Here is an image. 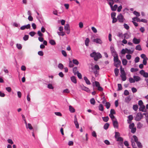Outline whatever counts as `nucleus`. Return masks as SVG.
Returning a JSON list of instances; mask_svg holds the SVG:
<instances>
[{
    "label": "nucleus",
    "mask_w": 148,
    "mask_h": 148,
    "mask_svg": "<svg viewBox=\"0 0 148 148\" xmlns=\"http://www.w3.org/2000/svg\"><path fill=\"white\" fill-rule=\"evenodd\" d=\"M114 62H116L120 61V60H119L118 59V56H116L114 57Z\"/></svg>",
    "instance_id": "2f4dec72"
},
{
    "label": "nucleus",
    "mask_w": 148,
    "mask_h": 148,
    "mask_svg": "<svg viewBox=\"0 0 148 148\" xmlns=\"http://www.w3.org/2000/svg\"><path fill=\"white\" fill-rule=\"evenodd\" d=\"M26 127L27 128H29L30 130H32L33 128L31 124L30 123H28Z\"/></svg>",
    "instance_id": "412c9836"
},
{
    "label": "nucleus",
    "mask_w": 148,
    "mask_h": 148,
    "mask_svg": "<svg viewBox=\"0 0 148 148\" xmlns=\"http://www.w3.org/2000/svg\"><path fill=\"white\" fill-rule=\"evenodd\" d=\"M58 68L60 69H62L63 68L64 66L61 63H59L58 66Z\"/></svg>",
    "instance_id": "c9c22d12"
},
{
    "label": "nucleus",
    "mask_w": 148,
    "mask_h": 148,
    "mask_svg": "<svg viewBox=\"0 0 148 148\" xmlns=\"http://www.w3.org/2000/svg\"><path fill=\"white\" fill-rule=\"evenodd\" d=\"M130 71H131L132 72H136L138 71V69L137 68H132L131 69Z\"/></svg>",
    "instance_id": "ea45409f"
},
{
    "label": "nucleus",
    "mask_w": 148,
    "mask_h": 148,
    "mask_svg": "<svg viewBox=\"0 0 148 148\" xmlns=\"http://www.w3.org/2000/svg\"><path fill=\"white\" fill-rule=\"evenodd\" d=\"M122 62L123 65H126L127 64V61L125 59H123L122 60Z\"/></svg>",
    "instance_id": "393cba45"
},
{
    "label": "nucleus",
    "mask_w": 148,
    "mask_h": 148,
    "mask_svg": "<svg viewBox=\"0 0 148 148\" xmlns=\"http://www.w3.org/2000/svg\"><path fill=\"white\" fill-rule=\"evenodd\" d=\"M73 73L75 74L77 73V68L76 67H74L73 69Z\"/></svg>",
    "instance_id": "a19ab883"
},
{
    "label": "nucleus",
    "mask_w": 148,
    "mask_h": 148,
    "mask_svg": "<svg viewBox=\"0 0 148 148\" xmlns=\"http://www.w3.org/2000/svg\"><path fill=\"white\" fill-rule=\"evenodd\" d=\"M49 43L52 45H54L56 44L55 41L53 40H50L49 41Z\"/></svg>",
    "instance_id": "e433bc0d"
},
{
    "label": "nucleus",
    "mask_w": 148,
    "mask_h": 148,
    "mask_svg": "<svg viewBox=\"0 0 148 148\" xmlns=\"http://www.w3.org/2000/svg\"><path fill=\"white\" fill-rule=\"evenodd\" d=\"M116 112L113 109H111L110 110V114H115Z\"/></svg>",
    "instance_id": "6e6d98bb"
},
{
    "label": "nucleus",
    "mask_w": 148,
    "mask_h": 148,
    "mask_svg": "<svg viewBox=\"0 0 148 148\" xmlns=\"http://www.w3.org/2000/svg\"><path fill=\"white\" fill-rule=\"evenodd\" d=\"M93 42H96L97 43L101 44L102 43V41L99 38H97L94 39L93 40Z\"/></svg>",
    "instance_id": "6e6552de"
},
{
    "label": "nucleus",
    "mask_w": 148,
    "mask_h": 148,
    "mask_svg": "<svg viewBox=\"0 0 148 148\" xmlns=\"http://www.w3.org/2000/svg\"><path fill=\"white\" fill-rule=\"evenodd\" d=\"M113 124L114 128H118V122L117 121V119L113 120Z\"/></svg>",
    "instance_id": "0eeeda50"
},
{
    "label": "nucleus",
    "mask_w": 148,
    "mask_h": 148,
    "mask_svg": "<svg viewBox=\"0 0 148 148\" xmlns=\"http://www.w3.org/2000/svg\"><path fill=\"white\" fill-rule=\"evenodd\" d=\"M74 123L75 125L78 123L77 121V119L76 117V115H75L74 116Z\"/></svg>",
    "instance_id": "a18cd8bd"
},
{
    "label": "nucleus",
    "mask_w": 148,
    "mask_h": 148,
    "mask_svg": "<svg viewBox=\"0 0 148 148\" xmlns=\"http://www.w3.org/2000/svg\"><path fill=\"white\" fill-rule=\"evenodd\" d=\"M110 103L108 102H106L105 104V106L106 107V108L107 109H108L110 106Z\"/></svg>",
    "instance_id": "473e14b6"
},
{
    "label": "nucleus",
    "mask_w": 148,
    "mask_h": 148,
    "mask_svg": "<svg viewBox=\"0 0 148 148\" xmlns=\"http://www.w3.org/2000/svg\"><path fill=\"white\" fill-rule=\"evenodd\" d=\"M62 53L64 56L66 57L67 56L66 53L65 51L63 50H62Z\"/></svg>",
    "instance_id": "338daca9"
},
{
    "label": "nucleus",
    "mask_w": 148,
    "mask_h": 148,
    "mask_svg": "<svg viewBox=\"0 0 148 148\" xmlns=\"http://www.w3.org/2000/svg\"><path fill=\"white\" fill-rule=\"evenodd\" d=\"M30 25L29 24H28L27 25H25L21 26L20 28V29L21 30H23L25 29H29L30 28Z\"/></svg>",
    "instance_id": "423d86ee"
},
{
    "label": "nucleus",
    "mask_w": 148,
    "mask_h": 148,
    "mask_svg": "<svg viewBox=\"0 0 148 148\" xmlns=\"http://www.w3.org/2000/svg\"><path fill=\"white\" fill-rule=\"evenodd\" d=\"M71 79L73 82L74 84L77 83V80L75 77L74 76H72L71 77Z\"/></svg>",
    "instance_id": "9b49d317"
},
{
    "label": "nucleus",
    "mask_w": 148,
    "mask_h": 148,
    "mask_svg": "<svg viewBox=\"0 0 148 148\" xmlns=\"http://www.w3.org/2000/svg\"><path fill=\"white\" fill-rule=\"evenodd\" d=\"M119 72V70L118 69L116 68L114 69V73L116 76H117L118 75Z\"/></svg>",
    "instance_id": "cd10ccee"
},
{
    "label": "nucleus",
    "mask_w": 148,
    "mask_h": 148,
    "mask_svg": "<svg viewBox=\"0 0 148 148\" xmlns=\"http://www.w3.org/2000/svg\"><path fill=\"white\" fill-rule=\"evenodd\" d=\"M143 117L142 114L140 112H138L135 118V120L137 121H139L143 118Z\"/></svg>",
    "instance_id": "7ed1b4c3"
},
{
    "label": "nucleus",
    "mask_w": 148,
    "mask_h": 148,
    "mask_svg": "<svg viewBox=\"0 0 148 148\" xmlns=\"http://www.w3.org/2000/svg\"><path fill=\"white\" fill-rule=\"evenodd\" d=\"M90 56L92 58H94V60L95 61H97L98 59L102 57V56L99 53H96L95 52H93L90 54Z\"/></svg>",
    "instance_id": "f257e3e1"
},
{
    "label": "nucleus",
    "mask_w": 148,
    "mask_h": 148,
    "mask_svg": "<svg viewBox=\"0 0 148 148\" xmlns=\"http://www.w3.org/2000/svg\"><path fill=\"white\" fill-rule=\"evenodd\" d=\"M109 126V124L108 123H106L103 126L104 129L106 130L108 129Z\"/></svg>",
    "instance_id": "bb28decb"
},
{
    "label": "nucleus",
    "mask_w": 148,
    "mask_h": 148,
    "mask_svg": "<svg viewBox=\"0 0 148 148\" xmlns=\"http://www.w3.org/2000/svg\"><path fill=\"white\" fill-rule=\"evenodd\" d=\"M133 137L134 139V141L136 143L138 141V139L137 137V136L135 135H134L133 136Z\"/></svg>",
    "instance_id": "052dcab7"
},
{
    "label": "nucleus",
    "mask_w": 148,
    "mask_h": 148,
    "mask_svg": "<svg viewBox=\"0 0 148 148\" xmlns=\"http://www.w3.org/2000/svg\"><path fill=\"white\" fill-rule=\"evenodd\" d=\"M120 136V133L118 132H115V137L116 138H117L118 137H119Z\"/></svg>",
    "instance_id": "72a5a7b5"
},
{
    "label": "nucleus",
    "mask_w": 148,
    "mask_h": 148,
    "mask_svg": "<svg viewBox=\"0 0 148 148\" xmlns=\"http://www.w3.org/2000/svg\"><path fill=\"white\" fill-rule=\"evenodd\" d=\"M35 34L36 33L35 32H31L29 33V34L31 36H33L35 35Z\"/></svg>",
    "instance_id": "0e129e2a"
},
{
    "label": "nucleus",
    "mask_w": 148,
    "mask_h": 148,
    "mask_svg": "<svg viewBox=\"0 0 148 148\" xmlns=\"http://www.w3.org/2000/svg\"><path fill=\"white\" fill-rule=\"evenodd\" d=\"M7 141L8 143L11 144V145L13 144V142L12 140L11 139H8L7 140Z\"/></svg>",
    "instance_id": "69168bd1"
},
{
    "label": "nucleus",
    "mask_w": 148,
    "mask_h": 148,
    "mask_svg": "<svg viewBox=\"0 0 148 148\" xmlns=\"http://www.w3.org/2000/svg\"><path fill=\"white\" fill-rule=\"evenodd\" d=\"M103 120L105 122H107L109 119V118L108 116L102 117Z\"/></svg>",
    "instance_id": "b1692460"
},
{
    "label": "nucleus",
    "mask_w": 148,
    "mask_h": 148,
    "mask_svg": "<svg viewBox=\"0 0 148 148\" xmlns=\"http://www.w3.org/2000/svg\"><path fill=\"white\" fill-rule=\"evenodd\" d=\"M118 90H121L122 89L121 84H118Z\"/></svg>",
    "instance_id": "8fccbe9b"
},
{
    "label": "nucleus",
    "mask_w": 148,
    "mask_h": 148,
    "mask_svg": "<svg viewBox=\"0 0 148 148\" xmlns=\"http://www.w3.org/2000/svg\"><path fill=\"white\" fill-rule=\"evenodd\" d=\"M29 38V36L28 35H25L23 37V40L25 41H26Z\"/></svg>",
    "instance_id": "37998d69"
},
{
    "label": "nucleus",
    "mask_w": 148,
    "mask_h": 148,
    "mask_svg": "<svg viewBox=\"0 0 148 148\" xmlns=\"http://www.w3.org/2000/svg\"><path fill=\"white\" fill-rule=\"evenodd\" d=\"M114 3L113 2H112V3H110V6L111 10L112 11H115L116 10L118 6L117 5H114V6H113V5Z\"/></svg>",
    "instance_id": "20e7f679"
},
{
    "label": "nucleus",
    "mask_w": 148,
    "mask_h": 148,
    "mask_svg": "<svg viewBox=\"0 0 148 148\" xmlns=\"http://www.w3.org/2000/svg\"><path fill=\"white\" fill-rule=\"evenodd\" d=\"M121 64V61L114 62V65L116 67H118Z\"/></svg>",
    "instance_id": "4468645a"
},
{
    "label": "nucleus",
    "mask_w": 148,
    "mask_h": 148,
    "mask_svg": "<svg viewBox=\"0 0 148 148\" xmlns=\"http://www.w3.org/2000/svg\"><path fill=\"white\" fill-rule=\"evenodd\" d=\"M133 78L134 79L135 81L136 82H138L140 80V78L137 76H134Z\"/></svg>",
    "instance_id": "ddd939ff"
},
{
    "label": "nucleus",
    "mask_w": 148,
    "mask_h": 148,
    "mask_svg": "<svg viewBox=\"0 0 148 148\" xmlns=\"http://www.w3.org/2000/svg\"><path fill=\"white\" fill-rule=\"evenodd\" d=\"M77 76L79 78L81 79L82 78V75L81 74L79 73L78 71H77Z\"/></svg>",
    "instance_id": "c03bdc74"
},
{
    "label": "nucleus",
    "mask_w": 148,
    "mask_h": 148,
    "mask_svg": "<svg viewBox=\"0 0 148 148\" xmlns=\"http://www.w3.org/2000/svg\"><path fill=\"white\" fill-rule=\"evenodd\" d=\"M90 103L92 105H95V101L94 98H92L90 100Z\"/></svg>",
    "instance_id": "f704fd0d"
},
{
    "label": "nucleus",
    "mask_w": 148,
    "mask_h": 148,
    "mask_svg": "<svg viewBox=\"0 0 148 148\" xmlns=\"http://www.w3.org/2000/svg\"><path fill=\"white\" fill-rule=\"evenodd\" d=\"M84 80L85 81L86 83L87 84L89 85V84H90V81L87 78V77H86V76L84 77Z\"/></svg>",
    "instance_id": "2eb2a0df"
},
{
    "label": "nucleus",
    "mask_w": 148,
    "mask_h": 148,
    "mask_svg": "<svg viewBox=\"0 0 148 148\" xmlns=\"http://www.w3.org/2000/svg\"><path fill=\"white\" fill-rule=\"evenodd\" d=\"M131 130V132L132 133H134L135 132L136 130V127H134L133 128L130 129Z\"/></svg>",
    "instance_id": "4d7b16f0"
},
{
    "label": "nucleus",
    "mask_w": 148,
    "mask_h": 148,
    "mask_svg": "<svg viewBox=\"0 0 148 148\" xmlns=\"http://www.w3.org/2000/svg\"><path fill=\"white\" fill-rule=\"evenodd\" d=\"M47 87L48 88L51 89H53L54 88L51 84H48L47 85Z\"/></svg>",
    "instance_id": "de8ad7c7"
},
{
    "label": "nucleus",
    "mask_w": 148,
    "mask_h": 148,
    "mask_svg": "<svg viewBox=\"0 0 148 148\" xmlns=\"http://www.w3.org/2000/svg\"><path fill=\"white\" fill-rule=\"evenodd\" d=\"M125 50L126 51V53H127L132 54L133 53L134 51H131L130 49H128L127 48H125Z\"/></svg>",
    "instance_id": "a878e982"
},
{
    "label": "nucleus",
    "mask_w": 148,
    "mask_h": 148,
    "mask_svg": "<svg viewBox=\"0 0 148 148\" xmlns=\"http://www.w3.org/2000/svg\"><path fill=\"white\" fill-rule=\"evenodd\" d=\"M133 108L134 111H136L138 109V106L137 104L134 105L133 106Z\"/></svg>",
    "instance_id": "5701e85b"
},
{
    "label": "nucleus",
    "mask_w": 148,
    "mask_h": 148,
    "mask_svg": "<svg viewBox=\"0 0 148 148\" xmlns=\"http://www.w3.org/2000/svg\"><path fill=\"white\" fill-rule=\"evenodd\" d=\"M73 63L76 65H78L79 64L78 61L76 59H73Z\"/></svg>",
    "instance_id": "4c0bfd02"
},
{
    "label": "nucleus",
    "mask_w": 148,
    "mask_h": 148,
    "mask_svg": "<svg viewBox=\"0 0 148 148\" xmlns=\"http://www.w3.org/2000/svg\"><path fill=\"white\" fill-rule=\"evenodd\" d=\"M64 28L65 30L66 31V33L67 34H69L70 33V26L69 24H66L64 26Z\"/></svg>",
    "instance_id": "39448f33"
},
{
    "label": "nucleus",
    "mask_w": 148,
    "mask_h": 148,
    "mask_svg": "<svg viewBox=\"0 0 148 148\" xmlns=\"http://www.w3.org/2000/svg\"><path fill=\"white\" fill-rule=\"evenodd\" d=\"M139 110L140 111L145 112L146 111V109H145V106L144 105L140 106L139 108Z\"/></svg>",
    "instance_id": "9d476101"
},
{
    "label": "nucleus",
    "mask_w": 148,
    "mask_h": 148,
    "mask_svg": "<svg viewBox=\"0 0 148 148\" xmlns=\"http://www.w3.org/2000/svg\"><path fill=\"white\" fill-rule=\"evenodd\" d=\"M80 87L82 90H85L87 92H88L89 91V89L88 88L84 86H81Z\"/></svg>",
    "instance_id": "f8f14e48"
},
{
    "label": "nucleus",
    "mask_w": 148,
    "mask_h": 148,
    "mask_svg": "<svg viewBox=\"0 0 148 148\" xmlns=\"http://www.w3.org/2000/svg\"><path fill=\"white\" fill-rule=\"evenodd\" d=\"M99 110L102 111L103 110V107L102 104H100L99 106Z\"/></svg>",
    "instance_id": "aec40b11"
},
{
    "label": "nucleus",
    "mask_w": 148,
    "mask_h": 148,
    "mask_svg": "<svg viewBox=\"0 0 148 148\" xmlns=\"http://www.w3.org/2000/svg\"><path fill=\"white\" fill-rule=\"evenodd\" d=\"M91 29L93 32L95 33H96L97 32V30L96 28L94 27H91Z\"/></svg>",
    "instance_id": "3c124183"
},
{
    "label": "nucleus",
    "mask_w": 148,
    "mask_h": 148,
    "mask_svg": "<svg viewBox=\"0 0 148 148\" xmlns=\"http://www.w3.org/2000/svg\"><path fill=\"white\" fill-rule=\"evenodd\" d=\"M90 40L88 38H86V40L85 41V43L86 45V46H88L89 45V42Z\"/></svg>",
    "instance_id": "dca6fc26"
},
{
    "label": "nucleus",
    "mask_w": 148,
    "mask_h": 148,
    "mask_svg": "<svg viewBox=\"0 0 148 148\" xmlns=\"http://www.w3.org/2000/svg\"><path fill=\"white\" fill-rule=\"evenodd\" d=\"M143 127V124L140 123L138 124L137 127L138 128L140 129Z\"/></svg>",
    "instance_id": "bf43d9fd"
},
{
    "label": "nucleus",
    "mask_w": 148,
    "mask_h": 148,
    "mask_svg": "<svg viewBox=\"0 0 148 148\" xmlns=\"http://www.w3.org/2000/svg\"><path fill=\"white\" fill-rule=\"evenodd\" d=\"M57 33L58 34V35L59 36H64L65 34L64 33V32H58Z\"/></svg>",
    "instance_id": "58836bf2"
},
{
    "label": "nucleus",
    "mask_w": 148,
    "mask_h": 148,
    "mask_svg": "<svg viewBox=\"0 0 148 148\" xmlns=\"http://www.w3.org/2000/svg\"><path fill=\"white\" fill-rule=\"evenodd\" d=\"M140 56L141 58L144 59H145L146 58H147L146 55L144 54H142Z\"/></svg>",
    "instance_id": "864d4df0"
},
{
    "label": "nucleus",
    "mask_w": 148,
    "mask_h": 148,
    "mask_svg": "<svg viewBox=\"0 0 148 148\" xmlns=\"http://www.w3.org/2000/svg\"><path fill=\"white\" fill-rule=\"evenodd\" d=\"M120 71L121 75L125 74V72L124 69H122L121 67V68Z\"/></svg>",
    "instance_id": "13d9d810"
},
{
    "label": "nucleus",
    "mask_w": 148,
    "mask_h": 148,
    "mask_svg": "<svg viewBox=\"0 0 148 148\" xmlns=\"http://www.w3.org/2000/svg\"><path fill=\"white\" fill-rule=\"evenodd\" d=\"M129 79V81L131 83H134L135 82L134 79L132 77L130 78Z\"/></svg>",
    "instance_id": "5fc2aeb1"
},
{
    "label": "nucleus",
    "mask_w": 148,
    "mask_h": 148,
    "mask_svg": "<svg viewBox=\"0 0 148 148\" xmlns=\"http://www.w3.org/2000/svg\"><path fill=\"white\" fill-rule=\"evenodd\" d=\"M136 143L139 148H142V146L140 142L138 141Z\"/></svg>",
    "instance_id": "79ce46f5"
},
{
    "label": "nucleus",
    "mask_w": 148,
    "mask_h": 148,
    "mask_svg": "<svg viewBox=\"0 0 148 148\" xmlns=\"http://www.w3.org/2000/svg\"><path fill=\"white\" fill-rule=\"evenodd\" d=\"M124 28L127 30H128L129 28V26L126 24H124L123 25Z\"/></svg>",
    "instance_id": "e2e57ef3"
},
{
    "label": "nucleus",
    "mask_w": 148,
    "mask_h": 148,
    "mask_svg": "<svg viewBox=\"0 0 148 148\" xmlns=\"http://www.w3.org/2000/svg\"><path fill=\"white\" fill-rule=\"evenodd\" d=\"M17 48L19 49H21L22 48V46L21 44H17L16 45Z\"/></svg>",
    "instance_id": "49530a36"
},
{
    "label": "nucleus",
    "mask_w": 148,
    "mask_h": 148,
    "mask_svg": "<svg viewBox=\"0 0 148 148\" xmlns=\"http://www.w3.org/2000/svg\"><path fill=\"white\" fill-rule=\"evenodd\" d=\"M135 49L136 50L139 51H141L142 50V48H141V46L140 45H137Z\"/></svg>",
    "instance_id": "c756f323"
},
{
    "label": "nucleus",
    "mask_w": 148,
    "mask_h": 148,
    "mask_svg": "<svg viewBox=\"0 0 148 148\" xmlns=\"http://www.w3.org/2000/svg\"><path fill=\"white\" fill-rule=\"evenodd\" d=\"M140 58L138 57H137L135 59L134 61L135 63H137L139 62Z\"/></svg>",
    "instance_id": "680f3d73"
},
{
    "label": "nucleus",
    "mask_w": 148,
    "mask_h": 148,
    "mask_svg": "<svg viewBox=\"0 0 148 148\" xmlns=\"http://www.w3.org/2000/svg\"><path fill=\"white\" fill-rule=\"evenodd\" d=\"M56 115L59 116H61L62 115V114L60 112H55L54 113Z\"/></svg>",
    "instance_id": "774afa93"
},
{
    "label": "nucleus",
    "mask_w": 148,
    "mask_h": 148,
    "mask_svg": "<svg viewBox=\"0 0 148 148\" xmlns=\"http://www.w3.org/2000/svg\"><path fill=\"white\" fill-rule=\"evenodd\" d=\"M148 60V58H146L145 59H144L143 60V64L144 65H146L147 64V61Z\"/></svg>",
    "instance_id": "603ef678"
},
{
    "label": "nucleus",
    "mask_w": 148,
    "mask_h": 148,
    "mask_svg": "<svg viewBox=\"0 0 148 148\" xmlns=\"http://www.w3.org/2000/svg\"><path fill=\"white\" fill-rule=\"evenodd\" d=\"M131 99L130 98V96H128L125 99V102L128 103L130 101Z\"/></svg>",
    "instance_id": "f3484780"
},
{
    "label": "nucleus",
    "mask_w": 148,
    "mask_h": 148,
    "mask_svg": "<svg viewBox=\"0 0 148 148\" xmlns=\"http://www.w3.org/2000/svg\"><path fill=\"white\" fill-rule=\"evenodd\" d=\"M69 110L72 113L74 112L75 111V109L71 106H69Z\"/></svg>",
    "instance_id": "a211bd4d"
},
{
    "label": "nucleus",
    "mask_w": 148,
    "mask_h": 148,
    "mask_svg": "<svg viewBox=\"0 0 148 148\" xmlns=\"http://www.w3.org/2000/svg\"><path fill=\"white\" fill-rule=\"evenodd\" d=\"M123 36H124V38L125 39V38L127 39H128L130 37V35L127 33L125 34H124Z\"/></svg>",
    "instance_id": "c85d7f7f"
},
{
    "label": "nucleus",
    "mask_w": 148,
    "mask_h": 148,
    "mask_svg": "<svg viewBox=\"0 0 148 148\" xmlns=\"http://www.w3.org/2000/svg\"><path fill=\"white\" fill-rule=\"evenodd\" d=\"M109 116L111 119L113 121V120H115V119H116L115 117V116L113 115V114H109Z\"/></svg>",
    "instance_id": "7c9ffc66"
},
{
    "label": "nucleus",
    "mask_w": 148,
    "mask_h": 148,
    "mask_svg": "<svg viewBox=\"0 0 148 148\" xmlns=\"http://www.w3.org/2000/svg\"><path fill=\"white\" fill-rule=\"evenodd\" d=\"M121 77L122 80L123 81H125L126 79V74L121 75Z\"/></svg>",
    "instance_id": "6ab92c4d"
},
{
    "label": "nucleus",
    "mask_w": 148,
    "mask_h": 148,
    "mask_svg": "<svg viewBox=\"0 0 148 148\" xmlns=\"http://www.w3.org/2000/svg\"><path fill=\"white\" fill-rule=\"evenodd\" d=\"M133 21H137V22H140V18L137 17H134L132 18Z\"/></svg>",
    "instance_id": "4be33fe9"
},
{
    "label": "nucleus",
    "mask_w": 148,
    "mask_h": 148,
    "mask_svg": "<svg viewBox=\"0 0 148 148\" xmlns=\"http://www.w3.org/2000/svg\"><path fill=\"white\" fill-rule=\"evenodd\" d=\"M133 42L135 44H138L140 42L139 39H137L135 38H134L133 40Z\"/></svg>",
    "instance_id": "1a4fd4ad"
},
{
    "label": "nucleus",
    "mask_w": 148,
    "mask_h": 148,
    "mask_svg": "<svg viewBox=\"0 0 148 148\" xmlns=\"http://www.w3.org/2000/svg\"><path fill=\"white\" fill-rule=\"evenodd\" d=\"M133 13L136 16H139L140 15V13L136 11H134L133 12Z\"/></svg>",
    "instance_id": "09e8293b"
},
{
    "label": "nucleus",
    "mask_w": 148,
    "mask_h": 148,
    "mask_svg": "<svg viewBox=\"0 0 148 148\" xmlns=\"http://www.w3.org/2000/svg\"><path fill=\"white\" fill-rule=\"evenodd\" d=\"M117 19L121 23H123L125 19L124 18L123 16L121 14H120L117 16Z\"/></svg>",
    "instance_id": "f03ea898"
}]
</instances>
